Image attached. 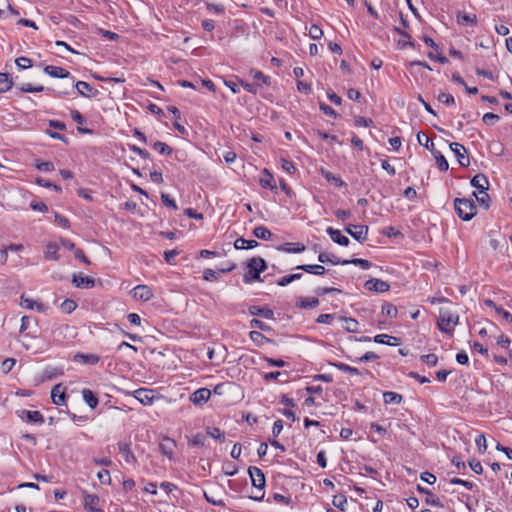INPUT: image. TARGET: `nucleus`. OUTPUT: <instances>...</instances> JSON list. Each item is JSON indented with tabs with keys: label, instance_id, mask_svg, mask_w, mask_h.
Returning <instances> with one entry per match:
<instances>
[{
	"label": "nucleus",
	"instance_id": "dca6fc26",
	"mask_svg": "<svg viewBox=\"0 0 512 512\" xmlns=\"http://www.w3.org/2000/svg\"><path fill=\"white\" fill-rule=\"evenodd\" d=\"M211 396V391L207 388H200L190 395V401L195 405L206 403Z\"/></svg>",
	"mask_w": 512,
	"mask_h": 512
},
{
	"label": "nucleus",
	"instance_id": "cd10ccee",
	"mask_svg": "<svg viewBox=\"0 0 512 512\" xmlns=\"http://www.w3.org/2000/svg\"><path fill=\"white\" fill-rule=\"evenodd\" d=\"M296 269L305 271L306 273L314 274V275H324L326 269L324 266L319 264H303L296 267Z\"/></svg>",
	"mask_w": 512,
	"mask_h": 512
},
{
	"label": "nucleus",
	"instance_id": "a211bd4d",
	"mask_svg": "<svg viewBox=\"0 0 512 512\" xmlns=\"http://www.w3.org/2000/svg\"><path fill=\"white\" fill-rule=\"evenodd\" d=\"M248 312L250 315H253V316H260L265 319H274L273 310L267 306L260 307V306L252 305L248 308Z\"/></svg>",
	"mask_w": 512,
	"mask_h": 512
},
{
	"label": "nucleus",
	"instance_id": "ea45409f",
	"mask_svg": "<svg viewBox=\"0 0 512 512\" xmlns=\"http://www.w3.org/2000/svg\"><path fill=\"white\" fill-rule=\"evenodd\" d=\"M322 176L328 181L334 183L337 187H344L346 183L339 177L335 176L333 173L322 170Z\"/></svg>",
	"mask_w": 512,
	"mask_h": 512
},
{
	"label": "nucleus",
	"instance_id": "5701e85b",
	"mask_svg": "<svg viewBox=\"0 0 512 512\" xmlns=\"http://www.w3.org/2000/svg\"><path fill=\"white\" fill-rule=\"evenodd\" d=\"M417 491L419 493H422V494H425L426 495V499H425V503L428 504V505H431V506H435V507H440L442 508L443 507V504L441 503L440 499L437 498L430 490H428L427 488H424L422 487L421 485H417Z\"/></svg>",
	"mask_w": 512,
	"mask_h": 512
},
{
	"label": "nucleus",
	"instance_id": "680f3d73",
	"mask_svg": "<svg viewBox=\"0 0 512 512\" xmlns=\"http://www.w3.org/2000/svg\"><path fill=\"white\" fill-rule=\"evenodd\" d=\"M480 194H481V196H477V194L475 192H473V196L476 198L477 202L480 205H483L486 209L489 208V201H490L489 195L487 194L486 191H484V193H480Z\"/></svg>",
	"mask_w": 512,
	"mask_h": 512
},
{
	"label": "nucleus",
	"instance_id": "72a5a7b5",
	"mask_svg": "<svg viewBox=\"0 0 512 512\" xmlns=\"http://www.w3.org/2000/svg\"><path fill=\"white\" fill-rule=\"evenodd\" d=\"M383 399L385 404H400L403 398L399 393L387 391L383 393Z\"/></svg>",
	"mask_w": 512,
	"mask_h": 512
},
{
	"label": "nucleus",
	"instance_id": "7c9ffc66",
	"mask_svg": "<svg viewBox=\"0 0 512 512\" xmlns=\"http://www.w3.org/2000/svg\"><path fill=\"white\" fill-rule=\"evenodd\" d=\"M82 396L86 404L91 408L95 409L99 403L98 398L90 389H83Z\"/></svg>",
	"mask_w": 512,
	"mask_h": 512
},
{
	"label": "nucleus",
	"instance_id": "6ab92c4d",
	"mask_svg": "<svg viewBox=\"0 0 512 512\" xmlns=\"http://www.w3.org/2000/svg\"><path fill=\"white\" fill-rule=\"evenodd\" d=\"M327 234L330 236L331 240L341 246H348L350 240L348 237L344 236L340 230L334 229L332 227H328L326 229Z\"/></svg>",
	"mask_w": 512,
	"mask_h": 512
},
{
	"label": "nucleus",
	"instance_id": "423d86ee",
	"mask_svg": "<svg viewBox=\"0 0 512 512\" xmlns=\"http://www.w3.org/2000/svg\"><path fill=\"white\" fill-rule=\"evenodd\" d=\"M345 232L359 242H363L367 239L368 226L365 225H352L349 224L345 227Z\"/></svg>",
	"mask_w": 512,
	"mask_h": 512
},
{
	"label": "nucleus",
	"instance_id": "4c0bfd02",
	"mask_svg": "<svg viewBox=\"0 0 512 512\" xmlns=\"http://www.w3.org/2000/svg\"><path fill=\"white\" fill-rule=\"evenodd\" d=\"M253 234L255 237L262 239V240H270L272 237V233L269 229H267L265 226H257L253 230Z\"/></svg>",
	"mask_w": 512,
	"mask_h": 512
},
{
	"label": "nucleus",
	"instance_id": "2eb2a0df",
	"mask_svg": "<svg viewBox=\"0 0 512 512\" xmlns=\"http://www.w3.org/2000/svg\"><path fill=\"white\" fill-rule=\"evenodd\" d=\"M133 297L141 301H149L153 297L152 289L147 285H137L132 290Z\"/></svg>",
	"mask_w": 512,
	"mask_h": 512
},
{
	"label": "nucleus",
	"instance_id": "b1692460",
	"mask_svg": "<svg viewBox=\"0 0 512 512\" xmlns=\"http://www.w3.org/2000/svg\"><path fill=\"white\" fill-rule=\"evenodd\" d=\"M259 184L261 187L269 188L271 190H275L277 188L273 175L266 168L262 172V177L259 180Z\"/></svg>",
	"mask_w": 512,
	"mask_h": 512
},
{
	"label": "nucleus",
	"instance_id": "f257e3e1",
	"mask_svg": "<svg viewBox=\"0 0 512 512\" xmlns=\"http://www.w3.org/2000/svg\"><path fill=\"white\" fill-rule=\"evenodd\" d=\"M248 271L243 275V282L251 284L255 281H262L260 274L267 269V263L262 257H252L246 262Z\"/></svg>",
	"mask_w": 512,
	"mask_h": 512
},
{
	"label": "nucleus",
	"instance_id": "aec40b11",
	"mask_svg": "<svg viewBox=\"0 0 512 512\" xmlns=\"http://www.w3.org/2000/svg\"><path fill=\"white\" fill-rule=\"evenodd\" d=\"M470 183L474 188H476L479 191V193H484V191H487L489 188V181L487 177L482 173L475 175L471 179Z\"/></svg>",
	"mask_w": 512,
	"mask_h": 512
},
{
	"label": "nucleus",
	"instance_id": "bf43d9fd",
	"mask_svg": "<svg viewBox=\"0 0 512 512\" xmlns=\"http://www.w3.org/2000/svg\"><path fill=\"white\" fill-rule=\"evenodd\" d=\"M223 472L227 476H234L238 473V468L234 463L228 462L223 465Z\"/></svg>",
	"mask_w": 512,
	"mask_h": 512
},
{
	"label": "nucleus",
	"instance_id": "58836bf2",
	"mask_svg": "<svg viewBox=\"0 0 512 512\" xmlns=\"http://www.w3.org/2000/svg\"><path fill=\"white\" fill-rule=\"evenodd\" d=\"M152 148L163 155H171L173 152V149L168 144L161 141H155L152 144Z\"/></svg>",
	"mask_w": 512,
	"mask_h": 512
},
{
	"label": "nucleus",
	"instance_id": "3c124183",
	"mask_svg": "<svg viewBox=\"0 0 512 512\" xmlns=\"http://www.w3.org/2000/svg\"><path fill=\"white\" fill-rule=\"evenodd\" d=\"M420 360L423 363H425L426 365L434 367L437 365L438 357L435 354L431 353V354L422 355L420 357Z\"/></svg>",
	"mask_w": 512,
	"mask_h": 512
},
{
	"label": "nucleus",
	"instance_id": "37998d69",
	"mask_svg": "<svg viewBox=\"0 0 512 512\" xmlns=\"http://www.w3.org/2000/svg\"><path fill=\"white\" fill-rule=\"evenodd\" d=\"M417 141L420 145L424 146L426 149L433 151L434 143L423 133H417Z\"/></svg>",
	"mask_w": 512,
	"mask_h": 512
},
{
	"label": "nucleus",
	"instance_id": "0eeeda50",
	"mask_svg": "<svg viewBox=\"0 0 512 512\" xmlns=\"http://www.w3.org/2000/svg\"><path fill=\"white\" fill-rule=\"evenodd\" d=\"M17 415L26 422L35 423L38 425H42L45 421L44 416L39 411H30V410H18Z\"/></svg>",
	"mask_w": 512,
	"mask_h": 512
},
{
	"label": "nucleus",
	"instance_id": "a19ab883",
	"mask_svg": "<svg viewBox=\"0 0 512 512\" xmlns=\"http://www.w3.org/2000/svg\"><path fill=\"white\" fill-rule=\"evenodd\" d=\"M206 434L208 436H210L211 438H214V439L218 440L219 442H224L225 441L224 432H222L217 427H207L206 428Z\"/></svg>",
	"mask_w": 512,
	"mask_h": 512
},
{
	"label": "nucleus",
	"instance_id": "f03ea898",
	"mask_svg": "<svg viewBox=\"0 0 512 512\" xmlns=\"http://www.w3.org/2000/svg\"><path fill=\"white\" fill-rule=\"evenodd\" d=\"M454 209L463 221H470L477 213V207L473 199L455 198Z\"/></svg>",
	"mask_w": 512,
	"mask_h": 512
},
{
	"label": "nucleus",
	"instance_id": "39448f33",
	"mask_svg": "<svg viewBox=\"0 0 512 512\" xmlns=\"http://www.w3.org/2000/svg\"><path fill=\"white\" fill-rule=\"evenodd\" d=\"M450 148L461 167H468L470 165V159L467 155V150L462 144L453 142L450 143Z\"/></svg>",
	"mask_w": 512,
	"mask_h": 512
},
{
	"label": "nucleus",
	"instance_id": "20e7f679",
	"mask_svg": "<svg viewBox=\"0 0 512 512\" xmlns=\"http://www.w3.org/2000/svg\"><path fill=\"white\" fill-rule=\"evenodd\" d=\"M177 447L176 441L168 436L162 437L159 443V451L163 456L169 460H174V452Z\"/></svg>",
	"mask_w": 512,
	"mask_h": 512
},
{
	"label": "nucleus",
	"instance_id": "1a4fd4ad",
	"mask_svg": "<svg viewBox=\"0 0 512 512\" xmlns=\"http://www.w3.org/2000/svg\"><path fill=\"white\" fill-rule=\"evenodd\" d=\"M84 508L89 512H104L103 509L99 508L100 498L95 494H89L83 491Z\"/></svg>",
	"mask_w": 512,
	"mask_h": 512
},
{
	"label": "nucleus",
	"instance_id": "79ce46f5",
	"mask_svg": "<svg viewBox=\"0 0 512 512\" xmlns=\"http://www.w3.org/2000/svg\"><path fill=\"white\" fill-rule=\"evenodd\" d=\"M457 21L458 23H469L471 25L477 24V17L475 14H466L459 12L457 14Z\"/></svg>",
	"mask_w": 512,
	"mask_h": 512
},
{
	"label": "nucleus",
	"instance_id": "6e6552de",
	"mask_svg": "<svg viewBox=\"0 0 512 512\" xmlns=\"http://www.w3.org/2000/svg\"><path fill=\"white\" fill-rule=\"evenodd\" d=\"M364 288L368 291L383 293L390 289V285L381 279L371 278L364 283Z\"/></svg>",
	"mask_w": 512,
	"mask_h": 512
},
{
	"label": "nucleus",
	"instance_id": "9d476101",
	"mask_svg": "<svg viewBox=\"0 0 512 512\" xmlns=\"http://www.w3.org/2000/svg\"><path fill=\"white\" fill-rule=\"evenodd\" d=\"M75 88L77 89L78 93L86 98H93L98 96L99 91L95 89L93 86H91L89 83L85 81H77L74 84Z\"/></svg>",
	"mask_w": 512,
	"mask_h": 512
},
{
	"label": "nucleus",
	"instance_id": "de8ad7c7",
	"mask_svg": "<svg viewBox=\"0 0 512 512\" xmlns=\"http://www.w3.org/2000/svg\"><path fill=\"white\" fill-rule=\"evenodd\" d=\"M205 436L203 434H200V433H197L195 435H193L189 440H188V444L190 446H200V447H203L205 445Z\"/></svg>",
	"mask_w": 512,
	"mask_h": 512
},
{
	"label": "nucleus",
	"instance_id": "393cba45",
	"mask_svg": "<svg viewBox=\"0 0 512 512\" xmlns=\"http://www.w3.org/2000/svg\"><path fill=\"white\" fill-rule=\"evenodd\" d=\"M295 305L301 309H312L319 305V300L316 297H300Z\"/></svg>",
	"mask_w": 512,
	"mask_h": 512
},
{
	"label": "nucleus",
	"instance_id": "0e129e2a",
	"mask_svg": "<svg viewBox=\"0 0 512 512\" xmlns=\"http://www.w3.org/2000/svg\"><path fill=\"white\" fill-rule=\"evenodd\" d=\"M161 200L166 207L172 208L173 210L178 209V206H177L175 200L171 199L168 194L162 193Z\"/></svg>",
	"mask_w": 512,
	"mask_h": 512
},
{
	"label": "nucleus",
	"instance_id": "c03bdc74",
	"mask_svg": "<svg viewBox=\"0 0 512 512\" xmlns=\"http://www.w3.org/2000/svg\"><path fill=\"white\" fill-rule=\"evenodd\" d=\"M433 154L436 159L438 168L441 171H447L449 168V164H448L446 158L439 151H435V152H433Z\"/></svg>",
	"mask_w": 512,
	"mask_h": 512
},
{
	"label": "nucleus",
	"instance_id": "5fc2aeb1",
	"mask_svg": "<svg viewBox=\"0 0 512 512\" xmlns=\"http://www.w3.org/2000/svg\"><path fill=\"white\" fill-rule=\"evenodd\" d=\"M309 36L314 40H318L323 36V31L318 25L313 24L309 28Z\"/></svg>",
	"mask_w": 512,
	"mask_h": 512
},
{
	"label": "nucleus",
	"instance_id": "a18cd8bd",
	"mask_svg": "<svg viewBox=\"0 0 512 512\" xmlns=\"http://www.w3.org/2000/svg\"><path fill=\"white\" fill-rule=\"evenodd\" d=\"M382 313L389 318H396L398 314L397 307L390 303H385L382 306Z\"/></svg>",
	"mask_w": 512,
	"mask_h": 512
},
{
	"label": "nucleus",
	"instance_id": "7ed1b4c3",
	"mask_svg": "<svg viewBox=\"0 0 512 512\" xmlns=\"http://www.w3.org/2000/svg\"><path fill=\"white\" fill-rule=\"evenodd\" d=\"M248 474L251 478L252 485L261 491L260 495L251 496V499L255 501H261L264 498L263 489L266 484L265 475L260 468L255 466H250L248 468Z\"/></svg>",
	"mask_w": 512,
	"mask_h": 512
},
{
	"label": "nucleus",
	"instance_id": "4be33fe9",
	"mask_svg": "<svg viewBox=\"0 0 512 512\" xmlns=\"http://www.w3.org/2000/svg\"><path fill=\"white\" fill-rule=\"evenodd\" d=\"M44 72L54 78H68L71 76L70 72L66 69L53 65L45 66Z\"/></svg>",
	"mask_w": 512,
	"mask_h": 512
},
{
	"label": "nucleus",
	"instance_id": "6e6d98bb",
	"mask_svg": "<svg viewBox=\"0 0 512 512\" xmlns=\"http://www.w3.org/2000/svg\"><path fill=\"white\" fill-rule=\"evenodd\" d=\"M438 101L447 105V106H452L455 104V99L454 97L451 95V94H448V93H440L438 95Z\"/></svg>",
	"mask_w": 512,
	"mask_h": 512
},
{
	"label": "nucleus",
	"instance_id": "603ef678",
	"mask_svg": "<svg viewBox=\"0 0 512 512\" xmlns=\"http://www.w3.org/2000/svg\"><path fill=\"white\" fill-rule=\"evenodd\" d=\"M319 108L327 116H331L333 118L339 117V114L333 108H331L329 105H327L324 102L319 103Z\"/></svg>",
	"mask_w": 512,
	"mask_h": 512
},
{
	"label": "nucleus",
	"instance_id": "13d9d810",
	"mask_svg": "<svg viewBox=\"0 0 512 512\" xmlns=\"http://www.w3.org/2000/svg\"><path fill=\"white\" fill-rule=\"evenodd\" d=\"M281 167L283 170H285L289 174H294L296 171V167L292 161H289L287 159L281 158Z\"/></svg>",
	"mask_w": 512,
	"mask_h": 512
},
{
	"label": "nucleus",
	"instance_id": "f704fd0d",
	"mask_svg": "<svg viewBox=\"0 0 512 512\" xmlns=\"http://www.w3.org/2000/svg\"><path fill=\"white\" fill-rule=\"evenodd\" d=\"M341 320L345 322V325L343 326V328L347 332H351V333L359 332V322L356 319L341 317Z\"/></svg>",
	"mask_w": 512,
	"mask_h": 512
},
{
	"label": "nucleus",
	"instance_id": "338daca9",
	"mask_svg": "<svg viewBox=\"0 0 512 512\" xmlns=\"http://www.w3.org/2000/svg\"><path fill=\"white\" fill-rule=\"evenodd\" d=\"M250 326L252 328H258L262 331H269L271 329L270 326H268L266 323H264L263 321L256 319V318H253L250 321Z\"/></svg>",
	"mask_w": 512,
	"mask_h": 512
},
{
	"label": "nucleus",
	"instance_id": "09e8293b",
	"mask_svg": "<svg viewBox=\"0 0 512 512\" xmlns=\"http://www.w3.org/2000/svg\"><path fill=\"white\" fill-rule=\"evenodd\" d=\"M36 183L42 187L52 188L54 191L59 192V193L62 191V188L59 185L53 184L50 181H48L42 177L36 178Z\"/></svg>",
	"mask_w": 512,
	"mask_h": 512
},
{
	"label": "nucleus",
	"instance_id": "f3484780",
	"mask_svg": "<svg viewBox=\"0 0 512 512\" xmlns=\"http://www.w3.org/2000/svg\"><path fill=\"white\" fill-rule=\"evenodd\" d=\"M72 283L78 288H92L95 285V280L79 273L73 275Z\"/></svg>",
	"mask_w": 512,
	"mask_h": 512
},
{
	"label": "nucleus",
	"instance_id": "ddd939ff",
	"mask_svg": "<svg viewBox=\"0 0 512 512\" xmlns=\"http://www.w3.org/2000/svg\"><path fill=\"white\" fill-rule=\"evenodd\" d=\"M134 397L143 405H151L154 401V391L147 388H139L135 390Z\"/></svg>",
	"mask_w": 512,
	"mask_h": 512
},
{
	"label": "nucleus",
	"instance_id": "8fccbe9b",
	"mask_svg": "<svg viewBox=\"0 0 512 512\" xmlns=\"http://www.w3.org/2000/svg\"><path fill=\"white\" fill-rule=\"evenodd\" d=\"M346 262H348V264L360 266L362 269H369L372 266V263L369 260L361 258H353L351 260H346Z\"/></svg>",
	"mask_w": 512,
	"mask_h": 512
},
{
	"label": "nucleus",
	"instance_id": "49530a36",
	"mask_svg": "<svg viewBox=\"0 0 512 512\" xmlns=\"http://www.w3.org/2000/svg\"><path fill=\"white\" fill-rule=\"evenodd\" d=\"M60 308L62 312L70 314L77 308V303L74 300L66 299L61 303Z\"/></svg>",
	"mask_w": 512,
	"mask_h": 512
},
{
	"label": "nucleus",
	"instance_id": "2f4dec72",
	"mask_svg": "<svg viewBox=\"0 0 512 512\" xmlns=\"http://www.w3.org/2000/svg\"><path fill=\"white\" fill-rule=\"evenodd\" d=\"M59 246L55 242H50L46 245L45 258L48 260H59L58 255Z\"/></svg>",
	"mask_w": 512,
	"mask_h": 512
},
{
	"label": "nucleus",
	"instance_id": "052dcab7",
	"mask_svg": "<svg viewBox=\"0 0 512 512\" xmlns=\"http://www.w3.org/2000/svg\"><path fill=\"white\" fill-rule=\"evenodd\" d=\"M219 278V271H214L213 269H205L203 271V279L206 281H216Z\"/></svg>",
	"mask_w": 512,
	"mask_h": 512
},
{
	"label": "nucleus",
	"instance_id": "e433bc0d",
	"mask_svg": "<svg viewBox=\"0 0 512 512\" xmlns=\"http://www.w3.org/2000/svg\"><path fill=\"white\" fill-rule=\"evenodd\" d=\"M334 367H336L338 370L349 373V374H355V375H362L363 373L356 367L349 366L342 362H335L332 363Z\"/></svg>",
	"mask_w": 512,
	"mask_h": 512
},
{
	"label": "nucleus",
	"instance_id": "473e14b6",
	"mask_svg": "<svg viewBox=\"0 0 512 512\" xmlns=\"http://www.w3.org/2000/svg\"><path fill=\"white\" fill-rule=\"evenodd\" d=\"M259 244L256 240H247L243 237H240L235 240L234 247L235 249H252L257 247Z\"/></svg>",
	"mask_w": 512,
	"mask_h": 512
},
{
	"label": "nucleus",
	"instance_id": "f8f14e48",
	"mask_svg": "<svg viewBox=\"0 0 512 512\" xmlns=\"http://www.w3.org/2000/svg\"><path fill=\"white\" fill-rule=\"evenodd\" d=\"M51 399L57 406L64 405L66 401V387L62 384L55 385L51 390Z\"/></svg>",
	"mask_w": 512,
	"mask_h": 512
},
{
	"label": "nucleus",
	"instance_id": "c9c22d12",
	"mask_svg": "<svg viewBox=\"0 0 512 512\" xmlns=\"http://www.w3.org/2000/svg\"><path fill=\"white\" fill-rule=\"evenodd\" d=\"M13 86V81L7 73H0V93L9 91Z\"/></svg>",
	"mask_w": 512,
	"mask_h": 512
},
{
	"label": "nucleus",
	"instance_id": "bb28decb",
	"mask_svg": "<svg viewBox=\"0 0 512 512\" xmlns=\"http://www.w3.org/2000/svg\"><path fill=\"white\" fill-rule=\"evenodd\" d=\"M318 261L321 263L329 262L332 265H348V262H346V260H341L334 254H329L326 252H322L318 255Z\"/></svg>",
	"mask_w": 512,
	"mask_h": 512
},
{
	"label": "nucleus",
	"instance_id": "a878e982",
	"mask_svg": "<svg viewBox=\"0 0 512 512\" xmlns=\"http://www.w3.org/2000/svg\"><path fill=\"white\" fill-rule=\"evenodd\" d=\"M374 342L379 344H386L389 346H398L401 344V340L398 337L390 336L387 334H379L374 337Z\"/></svg>",
	"mask_w": 512,
	"mask_h": 512
},
{
	"label": "nucleus",
	"instance_id": "4d7b16f0",
	"mask_svg": "<svg viewBox=\"0 0 512 512\" xmlns=\"http://www.w3.org/2000/svg\"><path fill=\"white\" fill-rule=\"evenodd\" d=\"M15 63L19 69H27L32 66V60L28 57H19L15 60Z\"/></svg>",
	"mask_w": 512,
	"mask_h": 512
},
{
	"label": "nucleus",
	"instance_id": "9b49d317",
	"mask_svg": "<svg viewBox=\"0 0 512 512\" xmlns=\"http://www.w3.org/2000/svg\"><path fill=\"white\" fill-rule=\"evenodd\" d=\"M459 317L456 316L455 318L452 317L450 313H441L439 321L437 323L439 330H441L444 333H449L451 331L450 325L453 323L456 325L458 323Z\"/></svg>",
	"mask_w": 512,
	"mask_h": 512
},
{
	"label": "nucleus",
	"instance_id": "4468645a",
	"mask_svg": "<svg viewBox=\"0 0 512 512\" xmlns=\"http://www.w3.org/2000/svg\"><path fill=\"white\" fill-rule=\"evenodd\" d=\"M118 449L120 454L123 456L124 460L132 465L137 464V458L131 450V443L119 442Z\"/></svg>",
	"mask_w": 512,
	"mask_h": 512
},
{
	"label": "nucleus",
	"instance_id": "774afa93",
	"mask_svg": "<svg viewBox=\"0 0 512 512\" xmlns=\"http://www.w3.org/2000/svg\"><path fill=\"white\" fill-rule=\"evenodd\" d=\"M97 478L102 484H109L111 481L109 470L103 469L98 472Z\"/></svg>",
	"mask_w": 512,
	"mask_h": 512
},
{
	"label": "nucleus",
	"instance_id": "c756f323",
	"mask_svg": "<svg viewBox=\"0 0 512 512\" xmlns=\"http://www.w3.org/2000/svg\"><path fill=\"white\" fill-rule=\"evenodd\" d=\"M20 305L29 310L37 309L38 311H42L44 309V305L42 303L36 302L24 295L20 297Z\"/></svg>",
	"mask_w": 512,
	"mask_h": 512
},
{
	"label": "nucleus",
	"instance_id": "864d4df0",
	"mask_svg": "<svg viewBox=\"0 0 512 512\" xmlns=\"http://www.w3.org/2000/svg\"><path fill=\"white\" fill-rule=\"evenodd\" d=\"M342 291L338 288L334 287H317L315 289V293L318 296H323L330 293H341Z\"/></svg>",
	"mask_w": 512,
	"mask_h": 512
},
{
	"label": "nucleus",
	"instance_id": "69168bd1",
	"mask_svg": "<svg viewBox=\"0 0 512 512\" xmlns=\"http://www.w3.org/2000/svg\"><path fill=\"white\" fill-rule=\"evenodd\" d=\"M475 443L480 453H484L487 450V443L484 434H480L476 439Z\"/></svg>",
	"mask_w": 512,
	"mask_h": 512
},
{
	"label": "nucleus",
	"instance_id": "c85d7f7f",
	"mask_svg": "<svg viewBox=\"0 0 512 512\" xmlns=\"http://www.w3.org/2000/svg\"><path fill=\"white\" fill-rule=\"evenodd\" d=\"M306 247L302 243H284L278 247V250L286 253H301L305 251Z\"/></svg>",
	"mask_w": 512,
	"mask_h": 512
},
{
	"label": "nucleus",
	"instance_id": "e2e57ef3",
	"mask_svg": "<svg viewBox=\"0 0 512 512\" xmlns=\"http://www.w3.org/2000/svg\"><path fill=\"white\" fill-rule=\"evenodd\" d=\"M499 116L497 114H494V113H491V112H488L486 114L483 115V122L486 124V125H489V126H492L494 125L498 120H499Z\"/></svg>",
	"mask_w": 512,
	"mask_h": 512
},
{
	"label": "nucleus",
	"instance_id": "412c9836",
	"mask_svg": "<svg viewBox=\"0 0 512 512\" xmlns=\"http://www.w3.org/2000/svg\"><path fill=\"white\" fill-rule=\"evenodd\" d=\"M100 360V357L97 354H84L78 352L74 355L73 361L80 362L87 365H96Z\"/></svg>",
	"mask_w": 512,
	"mask_h": 512
}]
</instances>
